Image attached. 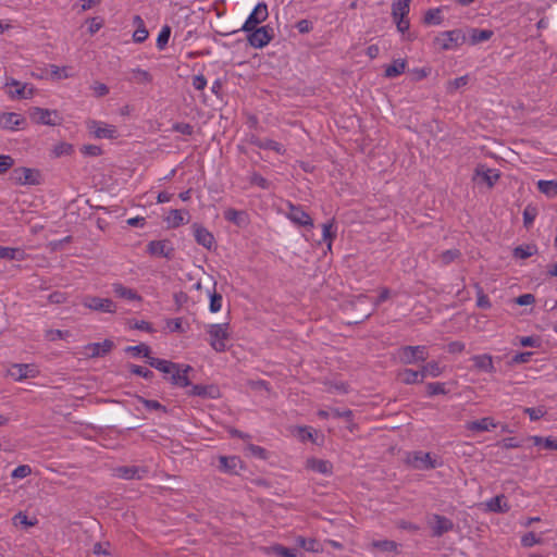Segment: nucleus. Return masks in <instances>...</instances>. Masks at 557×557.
<instances>
[{
    "label": "nucleus",
    "instance_id": "obj_14",
    "mask_svg": "<svg viewBox=\"0 0 557 557\" xmlns=\"http://www.w3.org/2000/svg\"><path fill=\"white\" fill-rule=\"evenodd\" d=\"M391 297V289L387 287H382L380 289V294L377 298L372 302L373 309L361 310V312L354 318L352 321H349V324H358L370 318L376 307H379L382 302L386 301Z\"/></svg>",
    "mask_w": 557,
    "mask_h": 557
},
{
    "label": "nucleus",
    "instance_id": "obj_16",
    "mask_svg": "<svg viewBox=\"0 0 557 557\" xmlns=\"http://www.w3.org/2000/svg\"><path fill=\"white\" fill-rule=\"evenodd\" d=\"M194 236L197 244L203 246L208 250H211L215 245L214 236L202 225L195 223L193 225Z\"/></svg>",
    "mask_w": 557,
    "mask_h": 557
},
{
    "label": "nucleus",
    "instance_id": "obj_12",
    "mask_svg": "<svg viewBox=\"0 0 557 557\" xmlns=\"http://www.w3.org/2000/svg\"><path fill=\"white\" fill-rule=\"evenodd\" d=\"M191 388L187 391L188 396H198L205 399H218L221 397V391L218 385L210 384V385H189Z\"/></svg>",
    "mask_w": 557,
    "mask_h": 557
},
{
    "label": "nucleus",
    "instance_id": "obj_48",
    "mask_svg": "<svg viewBox=\"0 0 557 557\" xmlns=\"http://www.w3.org/2000/svg\"><path fill=\"white\" fill-rule=\"evenodd\" d=\"M128 368L131 373L143 376L146 380H151L154 376L153 372L145 367L129 364Z\"/></svg>",
    "mask_w": 557,
    "mask_h": 557
},
{
    "label": "nucleus",
    "instance_id": "obj_35",
    "mask_svg": "<svg viewBox=\"0 0 557 557\" xmlns=\"http://www.w3.org/2000/svg\"><path fill=\"white\" fill-rule=\"evenodd\" d=\"M537 189L545 194L547 197L557 196V180L556 181H539Z\"/></svg>",
    "mask_w": 557,
    "mask_h": 557
},
{
    "label": "nucleus",
    "instance_id": "obj_6",
    "mask_svg": "<svg viewBox=\"0 0 557 557\" xmlns=\"http://www.w3.org/2000/svg\"><path fill=\"white\" fill-rule=\"evenodd\" d=\"M269 16L268 5L264 2L258 3L249 14L239 30L250 32L252 28L259 27Z\"/></svg>",
    "mask_w": 557,
    "mask_h": 557
},
{
    "label": "nucleus",
    "instance_id": "obj_25",
    "mask_svg": "<svg viewBox=\"0 0 557 557\" xmlns=\"http://www.w3.org/2000/svg\"><path fill=\"white\" fill-rule=\"evenodd\" d=\"M219 462V469L226 473H237V468L243 469V462L237 456H221Z\"/></svg>",
    "mask_w": 557,
    "mask_h": 557
},
{
    "label": "nucleus",
    "instance_id": "obj_11",
    "mask_svg": "<svg viewBox=\"0 0 557 557\" xmlns=\"http://www.w3.org/2000/svg\"><path fill=\"white\" fill-rule=\"evenodd\" d=\"M83 304L85 307H87L91 310H96V311L109 312V313H114L116 311L115 304L109 298H100L97 296H86L83 300Z\"/></svg>",
    "mask_w": 557,
    "mask_h": 557
},
{
    "label": "nucleus",
    "instance_id": "obj_10",
    "mask_svg": "<svg viewBox=\"0 0 557 557\" xmlns=\"http://www.w3.org/2000/svg\"><path fill=\"white\" fill-rule=\"evenodd\" d=\"M39 374L35 364L14 363L8 370V375L12 376L15 381H23L25 379H34Z\"/></svg>",
    "mask_w": 557,
    "mask_h": 557
},
{
    "label": "nucleus",
    "instance_id": "obj_57",
    "mask_svg": "<svg viewBox=\"0 0 557 557\" xmlns=\"http://www.w3.org/2000/svg\"><path fill=\"white\" fill-rule=\"evenodd\" d=\"M332 227H333V223L332 222H329V223H324L322 225V230H323V239L325 242H327V248L331 249L332 247V240L333 238L335 237V233L332 232Z\"/></svg>",
    "mask_w": 557,
    "mask_h": 557
},
{
    "label": "nucleus",
    "instance_id": "obj_40",
    "mask_svg": "<svg viewBox=\"0 0 557 557\" xmlns=\"http://www.w3.org/2000/svg\"><path fill=\"white\" fill-rule=\"evenodd\" d=\"M401 381L405 384H416V383H422L423 380H421V373L420 371H414L412 369H405L401 373Z\"/></svg>",
    "mask_w": 557,
    "mask_h": 557
},
{
    "label": "nucleus",
    "instance_id": "obj_64",
    "mask_svg": "<svg viewBox=\"0 0 557 557\" xmlns=\"http://www.w3.org/2000/svg\"><path fill=\"white\" fill-rule=\"evenodd\" d=\"M173 131L183 135L190 136L194 133V127L189 123H175L173 125Z\"/></svg>",
    "mask_w": 557,
    "mask_h": 557
},
{
    "label": "nucleus",
    "instance_id": "obj_62",
    "mask_svg": "<svg viewBox=\"0 0 557 557\" xmlns=\"http://www.w3.org/2000/svg\"><path fill=\"white\" fill-rule=\"evenodd\" d=\"M170 360H165V359H160V358H156V357H151L150 355L148 356L147 358V363L159 370L160 372H162V370L164 369V367L166 366V363L169 362Z\"/></svg>",
    "mask_w": 557,
    "mask_h": 557
},
{
    "label": "nucleus",
    "instance_id": "obj_33",
    "mask_svg": "<svg viewBox=\"0 0 557 557\" xmlns=\"http://www.w3.org/2000/svg\"><path fill=\"white\" fill-rule=\"evenodd\" d=\"M405 67H406L405 60H401V59L395 60L392 64H389L385 67L384 75L388 78L396 77V76L400 75L401 73H404Z\"/></svg>",
    "mask_w": 557,
    "mask_h": 557
},
{
    "label": "nucleus",
    "instance_id": "obj_22",
    "mask_svg": "<svg viewBox=\"0 0 557 557\" xmlns=\"http://www.w3.org/2000/svg\"><path fill=\"white\" fill-rule=\"evenodd\" d=\"M471 361L473 362V367L478 371L494 373L496 371L493 362V357L488 354L475 355L471 357Z\"/></svg>",
    "mask_w": 557,
    "mask_h": 557
},
{
    "label": "nucleus",
    "instance_id": "obj_26",
    "mask_svg": "<svg viewBox=\"0 0 557 557\" xmlns=\"http://www.w3.org/2000/svg\"><path fill=\"white\" fill-rule=\"evenodd\" d=\"M250 143L260 149L273 150L278 154H284L286 151L280 143L269 138L261 139L259 137L252 136Z\"/></svg>",
    "mask_w": 557,
    "mask_h": 557
},
{
    "label": "nucleus",
    "instance_id": "obj_42",
    "mask_svg": "<svg viewBox=\"0 0 557 557\" xmlns=\"http://www.w3.org/2000/svg\"><path fill=\"white\" fill-rule=\"evenodd\" d=\"M421 373V380H424L426 375L431 376H438L442 373V370L437 362L432 361L428 362L425 366L422 367Z\"/></svg>",
    "mask_w": 557,
    "mask_h": 557
},
{
    "label": "nucleus",
    "instance_id": "obj_49",
    "mask_svg": "<svg viewBox=\"0 0 557 557\" xmlns=\"http://www.w3.org/2000/svg\"><path fill=\"white\" fill-rule=\"evenodd\" d=\"M426 393L429 396L445 395V384L440 382H432L426 384Z\"/></svg>",
    "mask_w": 557,
    "mask_h": 557
},
{
    "label": "nucleus",
    "instance_id": "obj_51",
    "mask_svg": "<svg viewBox=\"0 0 557 557\" xmlns=\"http://www.w3.org/2000/svg\"><path fill=\"white\" fill-rule=\"evenodd\" d=\"M166 220L172 227H178L180 225L183 224L184 218L181 210L173 209L170 211V214Z\"/></svg>",
    "mask_w": 557,
    "mask_h": 557
},
{
    "label": "nucleus",
    "instance_id": "obj_5",
    "mask_svg": "<svg viewBox=\"0 0 557 557\" xmlns=\"http://www.w3.org/2000/svg\"><path fill=\"white\" fill-rule=\"evenodd\" d=\"M465 41L466 36L460 29L443 32L434 40L442 50L453 49L462 45Z\"/></svg>",
    "mask_w": 557,
    "mask_h": 557
},
{
    "label": "nucleus",
    "instance_id": "obj_41",
    "mask_svg": "<svg viewBox=\"0 0 557 557\" xmlns=\"http://www.w3.org/2000/svg\"><path fill=\"white\" fill-rule=\"evenodd\" d=\"M371 546L373 548H377L382 552H397V547H398V544L394 541H389V540H380V541H373L371 543Z\"/></svg>",
    "mask_w": 557,
    "mask_h": 557
},
{
    "label": "nucleus",
    "instance_id": "obj_1",
    "mask_svg": "<svg viewBox=\"0 0 557 557\" xmlns=\"http://www.w3.org/2000/svg\"><path fill=\"white\" fill-rule=\"evenodd\" d=\"M189 371H193V368L188 364L185 366L169 361L162 370V373L170 375L165 376V380H169L172 385L187 387L190 385L187 375Z\"/></svg>",
    "mask_w": 557,
    "mask_h": 557
},
{
    "label": "nucleus",
    "instance_id": "obj_56",
    "mask_svg": "<svg viewBox=\"0 0 557 557\" xmlns=\"http://www.w3.org/2000/svg\"><path fill=\"white\" fill-rule=\"evenodd\" d=\"M249 182L250 184L257 185L262 189H268L270 187V182L257 172L251 174Z\"/></svg>",
    "mask_w": 557,
    "mask_h": 557
},
{
    "label": "nucleus",
    "instance_id": "obj_58",
    "mask_svg": "<svg viewBox=\"0 0 557 557\" xmlns=\"http://www.w3.org/2000/svg\"><path fill=\"white\" fill-rule=\"evenodd\" d=\"M14 165V159L9 154H0V174L5 173Z\"/></svg>",
    "mask_w": 557,
    "mask_h": 557
},
{
    "label": "nucleus",
    "instance_id": "obj_38",
    "mask_svg": "<svg viewBox=\"0 0 557 557\" xmlns=\"http://www.w3.org/2000/svg\"><path fill=\"white\" fill-rule=\"evenodd\" d=\"M23 251L20 248L0 246V258L8 260H21Z\"/></svg>",
    "mask_w": 557,
    "mask_h": 557
},
{
    "label": "nucleus",
    "instance_id": "obj_4",
    "mask_svg": "<svg viewBox=\"0 0 557 557\" xmlns=\"http://www.w3.org/2000/svg\"><path fill=\"white\" fill-rule=\"evenodd\" d=\"M247 33V41L256 49L265 47L274 38V30L269 25L252 28Z\"/></svg>",
    "mask_w": 557,
    "mask_h": 557
},
{
    "label": "nucleus",
    "instance_id": "obj_20",
    "mask_svg": "<svg viewBox=\"0 0 557 557\" xmlns=\"http://www.w3.org/2000/svg\"><path fill=\"white\" fill-rule=\"evenodd\" d=\"M7 86H15V90H10L9 96L12 99H30L34 96V88L29 87L27 84H21L18 81L11 78L10 82L7 83Z\"/></svg>",
    "mask_w": 557,
    "mask_h": 557
},
{
    "label": "nucleus",
    "instance_id": "obj_61",
    "mask_svg": "<svg viewBox=\"0 0 557 557\" xmlns=\"http://www.w3.org/2000/svg\"><path fill=\"white\" fill-rule=\"evenodd\" d=\"M170 360H165V359H160V358H156V357H151L150 355L148 356L147 358V363L159 370L160 372H162V370L164 369V367L166 366V363L169 362Z\"/></svg>",
    "mask_w": 557,
    "mask_h": 557
},
{
    "label": "nucleus",
    "instance_id": "obj_9",
    "mask_svg": "<svg viewBox=\"0 0 557 557\" xmlns=\"http://www.w3.org/2000/svg\"><path fill=\"white\" fill-rule=\"evenodd\" d=\"M408 465L417 470H431L438 467V462L431 457L430 453L416 451L408 456Z\"/></svg>",
    "mask_w": 557,
    "mask_h": 557
},
{
    "label": "nucleus",
    "instance_id": "obj_36",
    "mask_svg": "<svg viewBox=\"0 0 557 557\" xmlns=\"http://www.w3.org/2000/svg\"><path fill=\"white\" fill-rule=\"evenodd\" d=\"M441 8L430 9L425 12L423 23L426 25H440L443 22Z\"/></svg>",
    "mask_w": 557,
    "mask_h": 557
},
{
    "label": "nucleus",
    "instance_id": "obj_45",
    "mask_svg": "<svg viewBox=\"0 0 557 557\" xmlns=\"http://www.w3.org/2000/svg\"><path fill=\"white\" fill-rule=\"evenodd\" d=\"M468 82H469L468 75H463V76L457 77L453 81H449L447 84V92L448 94L455 92L457 89L466 86L468 84Z\"/></svg>",
    "mask_w": 557,
    "mask_h": 557
},
{
    "label": "nucleus",
    "instance_id": "obj_15",
    "mask_svg": "<svg viewBox=\"0 0 557 557\" xmlns=\"http://www.w3.org/2000/svg\"><path fill=\"white\" fill-rule=\"evenodd\" d=\"M289 212L287 214L288 219L299 226H313V221L310 215L305 212L301 207L295 206L292 202H288Z\"/></svg>",
    "mask_w": 557,
    "mask_h": 557
},
{
    "label": "nucleus",
    "instance_id": "obj_55",
    "mask_svg": "<svg viewBox=\"0 0 557 557\" xmlns=\"http://www.w3.org/2000/svg\"><path fill=\"white\" fill-rule=\"evenodd\" d=\"M524 413H527L532 421L540 420L542 417L546 414V410L543 406L536 408H524Z\"/></svg>",
    "mask_w": 557,
    "mask_h": 557
},
{
    "label": "nucleus",
    "instance_id": "obj_3",
    "mask_svg": "<svg viewBox=\"0 0 557 557\" xmlns=\"http://www.w3.org/2000/svg\"><path fill=\"white\" fill-rule=\"evenodd\" d=\"M10 180L17 185H39L41 183V173L37 169L15 168L10 174Z\"/></svg>",
    "mask_w": 557,
    "mask_h": 557
},
{
    "label": "nucleus",
    "instance_id": "obj_47",
    "mask_svg": "<svg viewBox=\"0 0 557 557\" xmlns=\"http://www.w3.org/2000/svg\"><path fill=\"white\" fill-rule=\"evenodd\" d=\"M137 398L148 410H161L164 413L168 412V408L160 404L158 400L146 399L141 396H138Z\"/></svg>",
    "mask_w": 557,
    "mask_h": 557
},
{
    "label": "nucleus",
    "instance_id": "obj_37",
    "mask_svg": "<svg viewBox=\"0 0 557 557\" xmlns=\"http://www.w3.org/2000/svg\"><path fill=\"white\" fill-rule=\"evenodd\" d=\"M493 36V30L491 29H478L473 28L471 30V44L475 45L482 41L488 40Z\"/></svg>",
    "mask_w": 557,
    "mask_h": 557
},
{
    "label": "nucleus",
    "instance_id": "obj_63",
    "mask_svg": "<svg viewBox=\"0 0 557 557\" xmlns=\"http://www.w3.org/2000/svg\"><path fill=\"white\" fill-rule=\"evenodd\" d=\"M148 30L146 26H138L133 34V40L135 42L141 44L148 38Z\"/></svg>",
    "mask_w": 557,
    "mask_h": 557
},
{
    "label": "nucleus",
    "instance_id": "obj_8",
    "mask_svg": "<svg viewBox=\"0 0 557 557\" xmlns=\"http://www.w3.org/2000/svg\"><path fill=\"white\" fill-rule=\"evenodd\" d=\"M147 252L154 257H162L172 260L175 249L169 239L152 240L147 245Z\"/></svg>",
    "mask_w": 557,
    "mask_h": 557
},
{
    "label": "nucleus",
    "instance_id": "obj_31",
    "mask_svg": "<svg viewBox=\"0 0 557 557\" xmlns=\"http://www.w3.org/2000/svg\"><path fill=\"white\" fill-rule=\"evenodd\" d=\"M410 0H396L392 4V15L394 17H406L410 10Z\"/></svg>",
    "mask_w": 557,
    "mask_h": 557
},
{
    "label": "nucleus",
    "instance_id": "obj_28",
    "mask_svg": "<svg viewBox=\"0 0 557 557\" xmlns=\"http://www.w3.org/2000/svg\"><path fill=\"white\" fill-rule=\"evenodd\" d=\"M496 422L491 417H485L480 420L470 421L466 424V429L472 432H485L496 428Z\"/></svg>",
    "mask_w": 557,
    "mask_h": 557
},
{
    "label": "nucleus",
    "instance_id": "obj_50",
    "mask_svg": "<svg viewBox=\"0 0 557 557\" xmlns=\"http://www.w3.org/2000/svg\"><path fill=\"white\" fill-rule=\"evenodd\" d=\"M461 252L459 249H448L441 253L443 264L447 265L456 259L460 258Z\"/></svg>",
    "mask_w": 557,
    "mask_h": 557
},
{
    "label": "nucleus",
    "instance_id": "obj_24",
    "mask_svg": "<svg viewBox=\"0 0 557 557\" xmlns=\"http://www.w3.org/2000/svg\"><path fill=\"white\" fill-rule=\"evenodd\" d=\"M88 128L97 138H115L116 129L114 126H101L97 121H89Z\"/></svg>",
    "mask_w": 557,
    "mask_h": 557
},
{
    "label": "nucleus",
    "instance_id": "obj_27",
    "mask_svg": "<svg viewBox=\"0 0 557 557\" xmlns=\"http://www.w3.org/2000/svg\"><path fill=\"white\" fill-rule=\"evenodd\" d=\"M112 288L114 295L119 298L136 301L143 300V297L135 289L128 288L121 283H114Z\"/></svg>",
    "mask_w": 557,
    "mask_h": 557
},
{
    "label": "nucleus",
    "instance_id": "obj_23",
    "mask_svg": "<svg viewBox=\"0 0 557 557\" xmlns=\"http://www.w3.org/2000/svg\"><path fill=\"white\" fill-rule=\"evenodd\" d=\"M114 347V343L111 339H104L101 343L89 344L86 349L89 351L91 358L103 357L109 354Z\"/></svg>",
    "mask_w": 557,
    "mask_h": 557
},
{
    "label": "nucleus",
    "instance_id": "obj_30",
    "mask_svg": "<svg viewBox=\"0 0 557 557\" xmlns=\"http://www.w3.org/2000/svg\"><path fill=\"white\" fill-rule=\"evenodd\" d=\"M487 507L493 512H507L509 510V506L506 503V497L504 495H497L491 498L487 502Z\"/></svg>",
    "mask_w": 557,
    "mask_h": 557
},
{
    "label": "nucleus",
    "instance_id": "obj_44",
    "mask_svg": "<svg viewBox=\"0 0 557 557\" xmlns=\"http://www.w3.org/2000/svg\"><path fill=\"white\" fill-rule=\"evenodd\" d=\"M537 215V209L531 205L527 206L523 210V224L529 228Z\"/></svg>",
    "mask_w": 557,
    "mask_h": 557
},
{
    "label": "nucleus",
    "instance_id": "obj_54",
    "mask_svg": "<svg viewBox=\"0 0 557 557\" xmlns=\"http://www.w3.org/2000/svg\"><path fill=\"white\" fill-rule=\"evenodd\" d=\"M272 550L274 552L275 555H277L278 557H296V549L294 548H287L283 545H274L272 547Z\"/></svg>",
    "mask_w": 557,
    "mask_h": 557
},
{
    "label": "nucleus",
    "instance_id": "obj_60",
    "mask_svg": "<svg viewBox=\"0 0 557 557\" xmlns=\"http://www.w3.org/2000/svg\"><path fill=\"white\" fill-rule=\"evenodd\" d=\"M32 473V469L28 465H22L16 467L12 472V478L23 479Z\"/></svg>",
    "mask_w": 557,
    "mask_h": 557
},
{
    "label": "nucleus",
    "instance_id": "obj_32",
    "mask_svg": "<svg viewBox=\"0 0 557 557\" xmlns=\"http://www.w3.org/2000/svg\"><path fill=\"white\" fill-rule=\"evenodd\" d=\"M535 253H537V246L535 244L517 246L512 251L513 257L517 259H528Z\"/></svg>",
    "mask_w": 557,
    "mask_h": 557
},
{
    "label": "nucleus",
    "instance_id": "obj_39",
    "mask_svg": "<svg viewBox=\"0 0 557 557\" xmlns=\"http://www.w3.org/2000/svg\"><path fill=\"white\" fill-rule=\"evenodd\" d=\"M476 290V306L480 309H490L492 307V304L490 301V298L486 294H484V290L480 284L474 285Z\"/></svg>",
    "mask_w": 557,
    "mask_h": 557
},
{
    "label": "nucleus",
    "instance_id": "obj_59",
    "mask_svg": "<svg viewBox=\"0 0 557 557\" xmlns=\"http://www.w3.org/2000/svg\"><path fill=\"white\" fill-rule=\"evenodd\" d=\"M541 542V539L536 537V535L533 532L525 533L521 537V544L523 547H532L535 544H539Z\"/></svg>",
    "mask_w": 557,
    "mask_h": 557
},
{
    "label": "nucleus",
    "instance_id": "obj_21",
    "mask_svg": "<svg viewBox=\"0 0 557 557\" xmlns=\"http://www.w3.org/2000/svg\"><path fill=\"white\" fill-rule=\"evenodd\" d=\"M224 219L238 227H246L249 223L248 214L244 210L228 208L223 213Z\"/></svg>",
    "mask_w": 557,
    "mask_h": 557
},
{
    "label": "nucleus",
    "instance_id": "obj_34",
    "mask_svg": "<svg viewBox=\"0 0 557 557\" xmlns=\"http://www.w3.org/2000/svg\"><path fill=\"white\" fill-rule=\"evenodd\" d=\"M476 175L482 176L488 187H493L499 178L498 172L493 169H476Z\"/></svg>",
    "mask_w": 557,
    "mask_h": 557
},
{
    "label": "nucleus",
    "instance_id": "obj_46",
    "mask_svg": "<svg viewBox=\"0 0 557 557\" xmlns=\"http://www.w3.org/2000/svg\"><path fill=\"white\" fill-rule=\"evenodd\" d=\"M150 351V347L144 343L136 346H128L125 348V352L133 354L134 356L143 355L145 358H148Z\"/></svg>",
    "mask_w": 557,
    "mask_h": 557
},
{
    "label": "nucleus",
    "instance_id": "obj_53",
    "mask_svg": "<svg viewBox=\"0 0 557 557\" xmlns=\"http://www.w3.org/2000/svg\"><path fill=\"white\" fill-rule=\"evenodd\" d=\"M221 307H222V295L214 290L212 294H210L209 309L211 312L215 313L221 310Z\"/></svg>",
    "mask_w": 557,
    "mask_h": 557
},
{
    "label": "nucleus",
    "instance_id": "obj_18",
    "mask_svg": "<svg viewBox=\"0 0 557 557\" xmlns=\"http://www.w3.org/2000/svg\"><path fill=\"white\" fill-rule=\"evenodd\" d=\"M432 519L434 523L431 524L432 528V536L440 537L443 534L453 531L454 522L445 516L433 515Z\"/></svg>",
    "mask_w": 557,
    "mask_h": 557
},
{
    "label": "nucleus",
    "instance_id": "obj_52",
    "mask_svg": "<svg viewBox=\"0 0 557 557\" xmlns=\"http://www.w3.org/2000/svg\"><path fill=\"white\" fill-rule=\"evenodd\" d=\"M298 543L304 549L308 552H319L320 549V544L314 539L306 540L304 537H299Z\"/></svg>",
    "mask_w": 557,
    "mask_h": 557
},
{
    "label": "nucleus",
    "instance_id": "obj_19",
    "mask_svg": "<svg viewBox=\"0 0 557 557\" xmlns=\"http://www.w3.org/2000/svg\"><path fill=\"white\" fill-rule=\"evenodd\" d=\"M26 124V119L15 112H5L0 116V125L5 129H18Z\"/></svg>",
    "mask_w": 557,
    "mask_h": 557
},
{
    "label": "nucleus",
    "instance_id": "obj_43",
    "mask_svg": "<svg viewBox=\"0 0 557 557\" xmlns=\"http://www.w3.org/2000/svg\"><path fill=\"white\" fill-rule=\"evenodd\" d=\"M170 36H171V27L169 25H164L161 28V30L158 35V38H157V47L159 50H163L166 47Z\"/></svg>",
    "mask_w": 557,
    "mask_h": 557
},
{
    "label": "nucleus",
    "instance_id": "obj_7",
    "mask_svg": "<svg viewBox=\"0 0 557 557\" xmlns=\"http://www.w3.org/2000/svg\"><path fill=\"white\" fill-rule=\"evenodd\" d=\"M428 352L425 346H404L399 350V359L405 364L425 361Z\"/></svg>",
    "mask_w": 557,
    "mask_h": 557
},
{
    "label": "nucleus",
    "instance_id": "obj_17",
    "mask_svg": "<svg viewBox=\"0 0 557 557\" xmlns=\"http://www.w3.org/2000/svg\"><path fill=\"white\" fill-rule=\"evenodd\" d=\"M114 473L117 478L124 480H140L145 474L148 473L146 468H140L137 466H121L114 469Z\"/></svg>",
    "mask_w": 557,
    "mask_h": 557
},
{
    "label": "nucleus",
    "instance_id": "obj_13",
    "mask_svg": "<svg viewBox=\"0 0 557 557\" xmlns=\"http://www.w3.org/2000/svg\"><path fill=\"white\" fill-rule=\"evenodd\" d=\"M52 115L58 116L57 111H51L49 109H42L39 107H34L29 110V117L32 119L33 122H35L37 124L50 125V126L60 124V122L51 119Z\"/></svg>",
    "mask_w": 557,
    "mask_h": 557
},
{
    "label": "nucleus",
    "instance_id": "obj_29",
    "mask_svg": "<svg viewBox=\"0 0 557 557\" xmlns=\"http://www.w3.org/2000/svg\"><path fill=\"white\" fill-rule=\"evenodd\" d=\"M308 468H310L311 470H313L315 472L323 473V474L332 473V463L327 460L315 459V458L309 459Z\"/></svg>",
    "mask_w": 557,
    "mask_h": 557
},
{
    "label": "nucleus",
    "instance_id": "obj_2",
    "mask_svg": "<svg viewBox=\"0 0 557 557\" xmlns=\"http://www.w3.org/2000/svg\"><path fill=\"white\" fill-rule=\"evenodd\" d=\"M228 326V323L210 324L208 326L207 332L210 335V345L218 352L226 350V342L230 338Z\"/></svg>",
    "mask_w": 557,
    "mask_h": 557
}]
</instances>
